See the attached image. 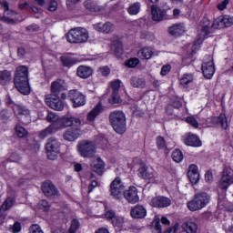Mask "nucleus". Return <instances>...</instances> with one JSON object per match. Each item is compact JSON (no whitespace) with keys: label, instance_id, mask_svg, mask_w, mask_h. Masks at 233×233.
Segmentation results:
<instances>
[{"label":"nucleus","instance_id":"nucleus-48","mask_svg":"<svg viewBox=\"0 0 233 233\" xmlns=\"http://www.w3.org/2000/svg\"><path fill=\"white\" fill-rule=\"evenodd\" d=\"M60 61L64 66H72L74 60L70 56H61Z\"/></svg>","mask_w":233,"mask_h":233},{"label":"nucleus","instance_id":"nucleus-22","mask_svg":"<svg viewBox=\"0 0 233 233\" xmlns=\"http://www.w3.org/2000/svg\"><path fill=\"white\" fill-rule=\"evenodd\" d=\"M65 82L63 80H57L51 83V93L55 97H59L61 92H65Z\"/></svg>","mask_w":233,"mask_h":233},{"label":"nucleus","instance_id":"nucleus-19","mask_svg":"<svg viewBox=\"0 0 233 233\" xmlns=\"http://www.w3.org/2000/svg\"><path fill=\"white\" fill-rule=\"evenodd\" d=\"M57 98H54L52 96L46 98V103L47 106H50L53 110H58L61 112V110H64L65 108V103L59 99V96H56Z\"/></svg>","mask_w":233,"mask_h":233},{"label":"nucleus","instance_id":"nucleus-60","mask_svg":"<svg viewBox=\"0 0 233 233\" xmlns=\"http://www.w3.org/2000/svg\"><path fill=\"white\" fill-rule=\"evenodd\" d=\"M10 161H12L13 163H17V161H20L21 157L19 156V154L17 153H13L10 157H9Z\"/></svg>","mask_w":233,"mask_h":233},{"label":"nucleus","instance_id":"nucleus-45","mask_svg":"<svg viewBox=\"0 0 233 233\" xmlns=\"http://www.w3.org/2000/svg\"><path fill=\"white\" fill-rule=\"evenodd\" d=\"M108 101L111 105H117V103H121V96H119V91H113L111 98Z\"/></svg>","mask_w":233,"mask_h":233},{"label":"nucleus","instance_id":"nucleus-31","mask_svg":"<svg viewBox=\"0 0 233 233\" xmlns=\"http://www.w3.org/2000/svg\"><path fill=\"white\" fill-rule=\"evenodd\" d=\"M168 32L171 35H175L176 37H177V35H183V34H185V25L182 24H175L169 27Z\"/></svg>","mask_w":233,"mask_h":233},{"label":"nucleus","instance_id":"nucleus-20","mask_svg":"<svg viewBox=\"0 0 233 233\" xmlns=\"http://www.w3.org/2000/svg\"><path fill=\"white\" fill-rule=\"evenodd\" d=\"M94 28L96 32H99L100 34H111V32H114V24L110 22H106L105 24L103 23H97L94 25Z\"/></svg>","mask_w":233,"mask_h":233},{"label":"nucleus","instance_id":"nucleus-57","mask_svg":"<svg viewBox=\"0 0 233 233\" xmlns=\"http://www.w3.org/2000/svg\"><path fill=\"white\" fill-rule=\"evenodd\" d=\"M112 224L115 227H123V218L116 217L114 218V219L112 220Z\"/></svg>","mask_w":233,"mask_h":233},{"label":"nucleus","instance_id":"nucleus-11","mask_svg":"<svg viewBox=\"0 0 233 233\" xmlns=\"http://www.w3.org/2000/svg\"><path fill=\"white\" fill-rule=\"evenodd\" d=\"M59 147H61V144L58 140H56L54 137L48 138L47 143L46 145V150L47 152L48 159L54 160L56 159V157H57Z\"/></svg>","mask_w":233,"mask_h":233},{"label":"nucleus","instance_id":"nucleus-30","mask_svg":"<svg viewBox=\"0 0 233 233\" xmlns=\"http://www.w3.org/2000/svg\"><path fill=\"white\" fill-rule=\"evenodd\" d=\"M91 168L93 172H96V174H98V176H102L105 172V162H103L101 157H98L91 166Z\"/></svg>","mask_w":233,"mask_h":233},{"label":"nucleus","instance_id":"nucleus-2","mask_svg":"<svg viewBox=\"0 0 233 233\" xmlns=\"http://www.w3.org/2000/svg\"><path fill=\"white\" fill-rule=\"evenodd\" d=\"M109 123L116 134L127 132V116L123 111L115 110L109 114Z\"/></svg>","mask_w":233,"mask_h":233},{"label":"nucleus","instance_id":"nucleus-23","mask_svg":"<svg viewBox=\"0 0 233 233\" xmlns=\"http://www.w3.org/2000/svg\"><path fill=\"white\" fill-rule=\"evenodd\" d=\"M94 74V70L90 66H79L76 69V76L82 79H88Z\"/></svg>","mask_w":233,"mask_h":233},{"label":"nucleus","instance_id":"nucleus-64","mask_svg":"<svg viewBox=\"0 0 233 233\" xmlns=\"http://www.w3.org/2000/svg\"><path fill=\"white\" fill-rule=\"evenodd\" d=\"M153 225L157 233H161V223L159 222V220H155L153 222Z\"/></svg>","mask_w":233,"mask_h":233},{"label":"nucleus","instance_id":"nucleus-7","mask_svg":"<svg viewBox=\"0 0 233 233\" xmlns=\"http://www.w3.org/2000/svg\"><path fill=\"white\" fill-rule=\"evenodd\" d=\"M0 8H4V23L7 25H15V21H23L21 15L11 11L8 2L0 1Z\"/></svg>","mask_w":233,"mask_h":233},{"label":"nucleus","instance_id":"nucleus-41","mask_svg":"<svg viewBox=\"0 0 233 233\" xmlns=\"http://www.w3.org/2000/svg\"><path fill=\"white\" fill-rule=\"evenodd\" d=\"M46 120L48 123H52L51 125H59L61 118L56 113L49 112Z\"/></svg>","mask_w":233,"mask_h":233},{"label":"nucleus","instance_id":"nucleus-34","mask_svg":"<svg viewBox=\"0 0 233 233\" xmlns=\"http://www.w3.org/2000/svg\"><path fill=\"white\" fill-rule=\"evenodd\" d=\"M213 121L220 125L223 130H227V128H228V119L227 118V115H225V113H221L218 117H214Z\"/></svg>","mask_w":233,"mask_h":233},{"label":"nucleus","instance_id":"nucleus-25","mask_svg":"<svg viewBox=\"0 0 233 233\" xmlns=\"http://www.w3.org/2000/svg\"><path fill=\"white\" fill-rule=\"evenodd\" d=\"M137 172V175L142 179H146L147 181H150L151 183H154V181H156V175L154 173L148 172V170H147V167H141L140 168H138Z\"/></svg>","mask_w":233,"mask_h":233},{"label":"nucleus","instance_id":"nucleus-50","mask_svg":"<svg viewBox=\"0 0 233 233\" xmlns=\"http://www.w3.org/2000/svg\"><path fill=\"white\" fill-rule=\"evenodd\" d=\"M187 177L193 185L199 181V173H187Z\"/></svg>","mask_w":233,"mask_h":233},{"label":"nucleus","instance_id":"nucleus-29","mask_svg":"<svg viewBox=\"0 0 233 233\" xmlns=\"http://www.w3.org/2000/svg\"><path fill=\"white\" fill-rule=\"evenodd\" d=\"M182 228L187 233H198V224L192 221V219L186 220L182 224Z\"/></svg>","mask_w":233,"mask_h":233},{"label":"nucleus","instance_id":"nucleus-39","mask_svg":"<svg viewBox=\"0 0 233 233\" xmlns=\"http://www.w3.org/2000/svg\"><path fill=\"white\" fill-rule=\"evenodd\" d=\"M15 134L20 138L26 137L28 136V130L21 126V124H16L15 126Z\"/></svg>","mask_w":233,"mask_h":233},{"label":"nucleus","instance_id":"nucleus-21","mask_svg":"<svg viewBox=\"0 0 233 233\" xmlns=\"http://www.w3.org/2000/svg\"><path fill=\"white\" fill-rule=\"evenodd\" d=\"M130 215L135 219H143L147 218V209L141 205H137L131 209Z\"/></svg>","mask_w":233,"mask_h":233},{"label":"nucleus","instance_id":"nucleus-3","mask_svg":"<svg viewBox=\"0 0 233 233\" xmlns=\"http://www.w3.org/2000/svg\"><path fill=\"white\" fill-rule=\"evenodd\" d=\"M208 203H210V196L206 192L197 193L192 200L187 202V208L191 212H196L201 210V208H205Z\"/></svg>","mask_w":233,"mask_h":233},{"label":"nucleus","instance_id":"nucleus-53","mask_svg":"<svg viewBox=\"0 0 233 233\" xmlns=\"http://www.w3.org/2000/svg\"><path fill=\"white\" fill-rule=\"evenodd\" d=\"M111 87L113 92H119V89L121 88V80H114L111 82Z\"/></svg>","mask_w":233,"mask_h":233},{"label":"nucleus","instance_id":"nucleus-6","mask_svg":"<svg viewBox=\"0 0 233 233\" xmlns=\"http://www.w3.org/2000/svg\"><path fill=\"white\" fill-rule=\"evenodd\" d=\"M77 152L80 154L81 157L90 158L96 156V143L89 140H81L78 142Z\"/></svg>","mask_w":233,"mask_h":233},{"label":"nucleus","instance_id":"nucleus-10","mask_svg":"<svg viewBox=\"0 0 233 233\" xmlns=\"http://www.w3.org/2000/svg\"><path fill=\"white\" fill-rule=\"evenodd\" d=\"M232 184H233V169L230 167H225L222 171L218 187L222 190H227V188H228V187H230Z\"/></svg>","mask_w":233,"mask_h":233},{"label":"nucleus","instance_id":"nucleus-55","mask_svg":"<svg viewBox=\"0 0 233 233\" xmlns=\"http://www.w3.org/2000/svg\"><path fill=\"white\" fill-rule=\"evenodd\" d=\"M39 207L43 210L46 211L50 209V203H48V201H46V199H43V200H40Z\"/></svg>","mask_w":233,"mask_h":233},{"label":"nucleus","instance_id":"nucleus-58","mask_svg":"<svg viewBox=\"0 0 233 233\" xmlns=\"http://www.w3.org/2000/svg\"><path fill=\"white\" fill-rule=\"evenodd\" d=\"M49 12H56L57 10V2L56 0H51L48 7Z\"/></svg>","mask_w":233,"mask_h":233},{"label":"nucleus","instance_id":"nucleus-4","mask_svg":"<svg viewBox=\"0 0 233 233\" xmlns=\"http://www.w3.org/2000/svg\"><path fill=\"white\" fill-rule=\"evenodd\" d=\"M88 37V31L84 27H75L66 34V40L72 44L86 43Z\"/></svg>","mask_w":233,"mask_h":233},{"label":"nucleus","instance_id":"nucleus-9","mask_svg":"<svg viewBox=\"0 0 233 233\" xmlns=\"http://www.w3.org/2000/svg\"><path fill=\"white\" fill-rule=\"evenodd\" d=\"M14 85L20 94H23L24 96H28V94H30V84L28 83V77L15 75Z\"/></svg>","mask_w":233,"mask_h":233},{"label":"nucleus","instance_id":"nucleus-43","mask_svg":"<svg viewBox=\"0 0 233 233\" xmlns=\"http://www.w3.org/2000/svg\"><path fill=\"white\" fill-rule=\"evenodd\" d=\"M194 81V75L192 74H185L180 79V85L183 86H187L189 83Z\"/></svg>","mask_w":233,"mask_h":233},{"label":"nucleus","instance_id":"nucleus-52","mask_svg":"<svg viewBox=\"0 0 233 233\" xmlns=\"http://www.w3.org/2000/svg\"><path fill=\"white\" fill-rule=\"evenodd\" d=\"M29 233H45L43 232V229H41V226L37 224H33L29 228Z\"/></svg>","mask_w":233,"mask_h":233},{"label":"nucleus","instance_id":"nucleus-15","mask_svg":"<svg viewBox=\"0 0 233 233\" xmlns=\"http://www.w3.org/2000/svg\"><path fill=\"white\" fill-rule=\"evenodd\" d=\"M68 97L70 101H72L73 106L75 108L83 106L86 103V100L85 99V95H82L81 92L77 90L70 91Z\"/></svg>","mask_w":233,"mask_h":233},{"label":"nucleus","instance_id":"nucleus-62","mask_svg":"<svg viewBox=\"0 0 233 233\" xmlns=\"http://www.w3.org/2000/svg\"><path fill=\"white\" fill-rule=\"evenodd\" d=\"M170 65L163 66L160 72L161 76H167L170 72Z\"/></svg>","mask_w":233,"mask_h":233},{"label":"nucleus","instance_id":"nucleus-8","mask_svg":"<svg viewBox=\"0 0 233 233\" xmlns=\"http://www.w3.org/2000/svg\"><path fill=\"white\" fill-rule=\"evenodd\" d=\"M110 196L114 199H121L125 194V186L119 177H116L110 184Z\"/></svg>","mask_w":233,"mask_h":233},{"label":"nucleus","instance_id":"nucleus-18","mask_svg":"<svg viewBox=\"0 0 233 233\" xmlns=\"http://www.w3.org/2000/svg\"><path fill=\"white\" fill-rule=\"evenodd\" d=\"M172 201L170 198L166 197H155L151 200V207H155L156 208H166V207H170Z\"/></svg>","mask_w":233,"mask_h":233},{"label":"nucleus","instance_id":"nucleus-5","mask_svg":"<svg viewBox=\"0 0 233 233\" xmlns=\"http://www.w3.org/2000/svg\"><path fill=\"white\" fill-rule=\"evenodd\" d=\"M201 25V34L198 35V38L195 40V44L192 46V51L196 50L203 41H205V37L208 36L209 34H212V29L216 30L214 28V23L210 25V19L205 17L200 22Z\"/></svg>","mask_w":233,"mask_h":233},{"label":"nucleus","instance_id":"nucleus-24","mask_svg":"<svg viewBox=\"0 0 233 233\" xmlns=\"http://www.w3.org/2000/svg\"><path fill=\"white\" fill-rule=\"evenodd\" d=\"M15 204V198L8 197L0 207V218L5 216L6 210H10L12 207Z\"/></svg>","mask_w":233,"mask_h":233},{"label":"nucleus","instance_id":"nucleus-38","mask_svg":"<svg viewBox=\"0 0 233 233\" xmlns=\"http://www.w3.org/2000/svg\"><path fill=\"white\" fill-rule=\"evenodd\" d=\"M14 112L16 114V116H25V117H30V110H28V108H26L25 106H15Z\"/></svg>","mask_w":233,"mask_h":233},{"label":"nucleus","instance_id":"nucleus-14","mask_svg":"<svg viewBox=\"0 0 233 233\" xmlns=\"http://www.w3.org/2000/svg\"><path fill=\"white\" fill-rule=\"evenodd\" d=\"M232 25H233V16H230L228 15L219 16L213 22V27L215 30H218L219 28H225V27L228 28L232 26Z\"/></svg>","mask_w":233,"mask_h":233},{"label":"nucleus","instance_id":"nucleus-16","mask_svg":"<svg viewBox=\"0 0 233 233\" xmlns=\"http://www.w3.org/2000/svg\"><path fill=\"white\" fill-rule=\"evenodd\" d=\"M83 136V131L78 127L68 128L64 134L63 137L66 141H76Z\"/></svg>","mask_w":233,"mask_h":233},{"label":"nucleus","instance_id":"nucleus-36","mask_svg":"<svg viewBox=\"0 0 233 233\" xmlns=\"http://www.w3.org/2000/svg\"><path fill=\"white\" fill-rule=\"evenodd\" d=\"M12 81V73L8 70L0 71V85L3 86Z\"/></svg>","mask_w":233,"mask_h":233},{"label":"nucleus","instance_id":"nucleus-59","mask_svg":"<svg viewBox=\"0 0 233 233\" xmlns=\"http://www.w3.org/2000/svg\"><path fill=\"white\" fill-rule=\"evenodd\" d=\"M26 32H37L39 30V25L33 24L25 27Z\"/></svg>","mask_w":233,"mask_h":233},{"label":"nucleus","instance_id":"nucleus-42","mask_svg":"<svg viewBox=\"0 0 233 233\" xmlns=\"http://www.w3.org/2000/svg\"><path fill=\"white\" fill-rule=\"evenodd\" d=\"M15 76H20L22 77L28 78V67L26 66H20L16 67Z\"/></svg>","mask_w":233,"mask_h":233},{"label":"nucleus","instance_id":"nucleus-37","mask_svg":"<svg viewBox=\"0 0 233 233\" xmlns=\"http://www.w3.org/2000/svg\"><path fill=\"white\" fill-rule=\"evenodd\" d=\"M101 112H103V106H101V104H98L95 108H93L92 111L87 114V121H95L96 117L98 116Z\"/></svg>","mask_w":233,"mask_h":233},{"label":"nucleus","instance_id":"nucleus-1","mask_svg":"<svg viewBox=\"0 0 233 233\" xmlns=\"http://www.w3.org/2000/svg\"><path fill=\"white\" fill-rule=\"evenodd\" d=\"M82 122L81 118H77L72 116H65L60 118V123L49 125L46 129L42 130L38 137L40 139H45V137H48V136H52V134H56L58 130H63V128H66L68 127H81Z\"/></svg>","mask_w":233,"mask_h":233},{"label":"nucleus","instance_id":"nucleus-33","mask_svg":"<svg viewBox=\"0 0 233 233\" xmlns=\"http://www.w3.org/2000/svg\"><path fill=\"white\" fill-rule=\"evenodd\" d=\"M84 6L86 10H89V12H100V10H103V6L97 5L94 0H86L84 2Z\"/></svg>","mask_w":233,"mask_h":233},{"label":"nucleus","instance_id":"nucleus-47","mask_svg":"<svg viewBox=\"0 0 233 233\" xmlns=\"http://www.w3.org/2000/svg\"><path fill=\"white\" fill-rule=\"evenodd\" d=\"M80 224H79V220L77 219H73L71 221V226L69 228V233H76L77 232V229L79 228Z\"/></svg>","mask_w":233,"mask_h":233},{"label":"nucleus","instance_id":"nucleus-13","mask_svg":"<svg viewBox=\"0 0 233 233\" xmlns=\"http://www.w3.org/2000/svg\"><path fill=\"white\" fill-rule=\"evenodd\" d=\"M42 192L46 198H59V189L51 181H46L42 184Z\"/></svg>","mask_w":233,"mask_h":233},{"label":"nucleus","instance_id":"nucleus-51","mask_svg":"<svg viewBox=\"0 0 233 233\" xmlns=\"http://www.w3.org/2000/svg\"><path fill=\"white\" fill-rule=\"evenodd\" d=\"M99 74H101L104 77H107L110 75V67L108 66H104L99 67L98 69Z\"/></svg>","mask_w":233,"mask_h":233},{"label":"nucleus","instance_id":"nucleus-17","mask_svg":"<svg viewBox=\"0 0 233 233\" xmlns=\"http://www.w3.org/2000/svg\"><path fill=\"white\" fill-rule=\"evenodd\" d=\"M124 198L128 201V203H132L133 205L139 201V195H137V188L134 186L129 187V188L124 191Z\"/></svg>","mask_w":233,"mask_h":233},{"label":"nucleus","instance_id":"nucleus-27","mask_svg":"<svg viewBox=\"0 0 233 233\" xmlns=\"http://www.w3.org/2000/svg\"><path fill=\"white\" fill-rule=\"evenodd\" d=\"M151 14L153 21H163V17H165L166 12L157 5H151Z\"/></svg>","mask_w":233,"mask_h":233},{"label":"nucleus","instance_id":"nucleus-35","mask_svg":"<svg viewBox=\"0 0 233 233\" xmlns=\"http://www.w3.org/2000/svg\"><path fill=\"white\" fill-rule=\"evenodd\" d=\"M111 49L113 52H115V54H123V43L119 41V37H113Z\"/></svg>","mask_w":233,"mask_h":233},{"label":"nucleus","instance_id":"nucleus-63","mask_svg":"<svg viewBox=\"0 0 233 233\" xmlns=\"http://www.w3.org/2000/svg\"><path fill=\"white\" fill-rule=\"evenodd\" d=\"M106 219H114V218H116V212L114 210H108L106 212L105 214Z\"/></svg>","mask_w":233,"mask_h":233},{"label":"nucleus","instance_id":"nucleus-49","mask_svg":"<svg viewBox=\"0 0 233 233\" xmlns=\"http://www.w3.org/2000/svg\"><path fill=\"white\" fill-rule=\"evenodd\" d=\"M139 65V58L133 57L126 62V66L128 68H136V66Z\"/></svg>","mask_w":233,"mask_h":233},{"label":"nucleus","instance_id":"nucleus-54","mask_svg":"<svg viewBox=\"0 0 233 233\" xmlns=\"http://www.w3.org/2000/svg\"><path fill=\"white\" fill-rule=\"evenodd\" d=\"M186 121L191 125V127H194V128H198V127H199L198 120H196L194 116H187Z\"/></svg>","mask_w":233,"mask_h":233},{"label":"nucleus","instance_id":"nucleus-26","mask_svg":"<svg viewBox=\"0 0 233 233\" xmlns=\"http://www.w3.org/2000/svg\"><path fill=\"white\" fill-rule=\"evenodd\" d=\"M152 56H154V48L152 47L145 46L137 52L138 59L148 60L152 58Z\"/></svg>","mask_w":233,"mask_h":233},{"label":"nucleus","instance_id":"nucleus-61","mask_svg":"<svg viewBox=\"0 0 233 233\" xmlns=\"http://www.w3.org/2000/svg\"><path fill=\"white\" fill-rule=\"evenodd\" d=\"M179 228V224H175L174 227L168 228L164 233H177Z\"/></svg>","mask_w":233,"mask_h":233},{"label":"nucleus","instance_id":"nucleus-40","mask_svg":"<svg viewBox=\"0 0 233 233\" xmlns=\"http://www.w3.org/2000/svg\"><path fill=\"white\" fill-rule=\"evenodd\" d=\"M141 10V4L139 2L132 4L128 8L127 12L130 15H137Z\"/></svg>","mask_w":233,"mask_h":233},{"label":"nucleus","instance_id":"nucleus-44","mask_svg":"<svg viewBox=\"0 0 233 233\" xmlns=\"http://www.w3.org/2000/svg\"><path fill=\"white\" fill-rule=\"evenodd\" d=\"M172 159L175 163H181L183 161V152L179 149H175L172 153Z\"/></svg>","mask_w":233,"mask_h":233},{"label":"nucleus","instance_id":"nucleus-56","mask_svg":"<svg viewBox=\"0 0 233 233\" xmlns=\"http://www.w3.org/2000/svg\"><path fill=\"white\" fill-rule=\"evenodd\" d=\"M10 230L13 232V233H19L21 232V223L19 222H15L13 227L10 228Z\"/></svg>","mask_w":233,"mask_h":233},{"label":"nucleus","instance_id":"nucleus-32","mask_svg":"<svg viewBox=\"0 0 233 233\" xmlns=\"http://www.w3.org/2000/svg\"><path fill=\"white\" fill-rule=\"evenodd\" d=\"M130 84L133 88H147V80L137 76L131 77Z\"/></svg>","mask_w":233,"mask_h":233},{"label":"nucleus","instance_id":"nucleus-12","mask_svg":"<svg viewBox=\"0 0 233 233\" xmlns=\"http://www.w3.org/2000/svg\"><path fill=\"white\" fill-rule=\"evenodd\" d=\"M201 68L204 77L206 79H212L216 72V67L214 66V59H212V56H206V60L203 62Z\"/></svg>","mask_w":233,"mask_h":233},{"label":"nucleus","instance_id":"nucleus-28","mask_svg":"<svg viewBox=\"0 0 233 233\" xmlns=\"http://www.w3.org/2000/svg\"><path fill=\"white\" fill-rule=\"evenodd\" d=\"M185 145L187 147H201V140L198 136L194 134H189L185 139H184Z\"/></svg>","mask_w":233,"mask_h":233},{"label":"nucleus","instance_id":"nucleus-46","mask_svg":"<svg viewBox=\"0 0 233 233\" xmlns=\"http://www.w3.org/2000/svg\"><path fill=\"white\" fill-rule=\"evenodd\" d=\"M156 142L158 150H165V148H167V142H165V138L163 137H157Z\"/></svg>","mask_w":233,"mask_h":233}]
</instances>
